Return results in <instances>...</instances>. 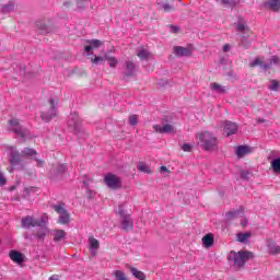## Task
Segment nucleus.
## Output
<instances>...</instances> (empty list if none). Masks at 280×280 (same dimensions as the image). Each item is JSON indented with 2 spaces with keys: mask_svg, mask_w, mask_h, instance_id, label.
<instances>
[{
  "mask_svg": "<svg viewBox=\"0 0 280 280\" xmlns=\"http://www.w3.org/2000/svg\"><path fill=\"white\" fill-rule=\"evenodd\" d=\"M279 89V81L271 80L269 85V91H277Z\"/></svg>",
  "mask_w": 280,
  "mask_h": 280,
  "instance_id": "f704fd0d",
  "label": "nucleus"
},
{
  "mask_svg": "<svg viewBox=\"0 0 280 280\" xmlns=\"http://www.w3.org/2000/svg\"><path fill=\"white\" fill-rule=\"evenodd\" d=\"M104 60H106L108 62V66L110 67V69H115V67H117V65H119V61L117 60V58L109 56V55H105Z\"/></svg>",
  "mask_w": 280,
  "mask_h": 280,
  "instance_id": "393cba45",
  "label": "nucleus"
},
{
  "mask_svg": "<svg viewBox=\"0 0 280 280\" xmlns=\"http://www.w3.org/2000/svg\"><path fill=\"white\" fill-rule=\"evenodd\" d=\"M93 65H97V62H104V57H94V59H92Z\"/></svg>",
  "mask_w": 280,
  "mask_h": 280,
  "instance_id": "58836bf2",
  "label": "nucleus"
},
{
  "mask_svg": "<svg viewBox=\"0 0 280 280\" xmlns=\"http://www.w3.org/2000/svg\"><path fill=\"white\" fill-rule=\"evenodd\" d=\"M137 56L138 58H140V60H148V58H150V51L144 48H139L137 51Z\"/></svg>",
  "mask_w": 280,
  "mask_h": 280,
  "instance_id": "a878e982",
  "label": "nucleus"
},
{
  "mask_svg": "<svg viewBox=\"0 0 280 280\" xmlns=\"http://www.w3.org/2000/svg\"><path fill=\"white\" fill-rule=\"evenodd\" d=\"M52 209L59 214L58 224H69L71 217L67 209H65V203L54 205Z\"/></svg>",
  "mask_w": 280,
  "mask_h": 280,
  "instance_id": "20e7f679",
  "label": "nucleus"
},
{
  "mask_svg": "<svg viewBox=\"0 0 280 280\" xmlns=\"http://www.w3.org/2000/svg\"><path fill=\"white\" fill-rule=\"evenodd\" d=\"M265 7L272 10V12H278L280 10V0H268Z\"/></svg>",
  "mask_w": 280,
  "mask_h": 280,
  "instance_id": "f3484780",
  "label": "nucleus"
},
{
  "mask_svg": "<svg viewBox=\"0 0 280 280\" xmlns=\"http://www.w3.org/2000/svg\"><path fill=\"white\" fill-rule=\"evenodd\" d=\"M197 144L206 152L218 150V137L209 131H201L196 135Z\"/></svg>",
  "mask_w": 280,
  "mask_h": 280,
  "instance_id": "f257e3e1",
  "label": "nucleus"
},
{
  "mask_svg": "<svg viewBox=\"0 0 280 280\" xmlns=\"http://www.w3.org/2000/svg\"><path fill=\"white\" fill-rule=\"evenodd\" d=\"M88 46L84 47V51L86 54H91V51H93V49H100V47H102V45H104V43H102V40L100 39H91L89 40Z\"/></svg>",
  "mask_w": 280,
  "mask_h": 280,
  "instance_id": "ddd939ff",
  "label": "nucleus"
},
{
  "mask_svg": "<svg viewBox=\"0 0 280 280\" xmlns=\"http://www.w3.org/2000/svg\"><path fill=\"white\" fill-rule=\"evenodd\" d=\"M236 32H238V34H242L243 38H246V36H250V28H248V26H246V24L244 23H238L236 25Z\"/></svg>",
  "mask_w": 280,
  "mask_h": 280,
  "instance_id": "2eb2a0df",
  "label": "nucleus"
},
{
  "mask_svg": "<svg viewBox=\"0 0 280 280\" xmlns=\"http://www.w3.org/2000/svg\"><path fill=\"white\" fill-rule=\"evenodd\" d=\"M22 226L23 229H30L32 226H42L40 221L34 219V217L28 215L22 219Z\"/></svg>",
  "mask_w": 280,
  "mask_h": 280,
  "instance_id": "9d476101",
  "label": "nucleus"
},
{
  "mask_svg": "<svg viewBox=\"0 0 280 280\" xmlns=\"http://www.w3.org/2000/svg\"><path fill=\"white\" fill-rule=\"evenodd\" d=\"M246 154H250V148L246 145H240L236 148V155L238 159H242V156H246Z\"/></svg>",
  "mask_w": 280,
  "mask_h": 280,
  "instance_id": "412c9836",
  "label": "nucleus"
},
{
  "mask_svg": "<svg viewBox=\"0 0 280 280\" xmlns=\"http://www.w3.org/2000/svg\"><path fill=\"white\" fill-rule=\"evenodd\" d=\"M118 214L121 218V230L122 231H132L135 222L132 221V218L129 217V214L124 213V208L118 209Z\"/></svg>",
  "mask_w": 280,
  "mask_h": 280,
  "instance_id": "423d86ee",
  "label": "nucleus"
},
{
  "mask_svg": "<svg viewBox=\"0 0 280 280\" xmlns=\"http://www.w3.org/2000/svg\"><path fill=\"white\" fill-rule=\"evenodd\" d=\"M163 127L159 125H153V132H158L159 135H163Z\"/></svg>",
  "mask_w": 280,
  "mask_h": 280,
  "instance_id": "e433bc0d",
  "label": "nucleus"
},
{
  "mask_svg": "<svg viewBox=\"0 0 280 280\" xmlns=\"http://www.w3.org/2000/svg\"><path fill=\"white\" fill-rule=\"evenodd\" d=\"M213 234H206L202 237V244L205 246V248H211V246H213Z\"/></svg>",
  "mask_w": 280,
  "mask_h": 280,
  "instance_id": "4be33fe9",
  "label": "nucleus"
},
{
  "mask_svg": "<svg viewBox=\"0 0 280 280\" xmlns=\"http://www.w3.org/2000/svg\"><path fill=\"white\" fill-rule=\"evenodd\" d=\"M170 132H174V126L166 124L162 127V135H170Z\"/></svg>",
  "mask_w": 280,
  "mask_h": 280,
  "instance_id": "2f4dec72",
  "label": "nucleus"
},
{
  "mask_svg": "<svg viewBox=\"0 0 280 280\" xmlns=\"http://www.w3.org/2000/svg\"><path fill=\"white\" fill-rule=\"evenodd\" d=\"M280 59L277 56L271 57L270 65H279Z\"/></svg>",
  "mask_w": 280,
  "mask_h": 280,
  "instance_id": "ea45409f",
  "label": "nucleus"
},
{
  "mask_svg": "<svg viewBox=\"0 0 280 280\" xmlns=\"http://www.w3.org/2000/svg\"><path fill=\"white\" fill-rule=\"evenodd\" d=\"M248 259H253V253L250 252H231L228 256V260L234 261V266L237 268H244V264H246Z\"/></svg>",
  "mask_w": 280,
  "mask_h": 280,
  "instance_id": "7ed1b4c3",
  "label": "nucleus"
},
{
  "mask_svg": "<svg viewBox=\"0 0 280 280\" xmlns=\"http://www.w3.org/2000/svg\"><path fill=\"white\" fill-rule=\"evenodd\" d=\"M159 10H163V12H174V5H172L170 2H164L159 4Z\"/></svg>",
  "mask_w": 280,
  "mask_h": 280,
  "instance_id": "cd10ccee",
  "label": "nucleus"
},
{
  "mask_svg": "<svg viewBox=\"0 0 280 280\" xmlns=\"http://www.w3.org/2000/svg\"><path fill=\"white\" fill-rule=\"evenodd\" d=\"M241 177H243V178H248V172H246V171H241Z\"/></svg>",
  "mask_w": 280,
  "mask_h": 280,
  "instance_id": "79ce46f5",
  "label": "nucleus"
},
{
  "mask_svg": "<svg viewBox=\"0 0 280 280\" xmlns=\"http://www.w3.org/2000/svg\"><path fill=\"white\" fill-rule=\"evenodd\" d=\"M173 32H178V27L177 26H172Z\"/></svg>",
  "mask_w": 280,
  "mask_h": 280,
  "instance_id": "49530a36",
  "label": "nucleus"
},
{
  "mask_svg": "<svg viewBox=\"0 0 280 280\" xmlns=\"http://www.w3.org/2000/svg\"><path fill=\"white\" fill-rule=\"evenodd\" d=\"M9 125L11 126L12 132H15L18 137H21L22 139H25V137H27V130L21 128L18 119L9 120Z\"/></svg>",
  "mask_w": 280,
  "mask_h": 280,
  "instance_id": "0eeeda50",
  "label": "nucleus"
},
{
  "mask_svg": "<svg viewBox=\"0 0 280 280\" xmlns=\"http://www.w3.org/2000/svg\"><path fill=\"white\" fill-rule=\"evenodd\" d=\"M9 257L12 261H14V264H22L23 262V254H21V252L11 250L9 253Z\"/></svg>",
  "mask_w": 280,
  "mask_h": 280,
  "instance_id": "dca6fc26",
  "label": "nucleus"
},
{
  "mask_svg": "<svg viewBox=\"0 0 280 280\" xmlns=\"http://www.w3.org/2000/svg\"><path fill=\"white\" fill-rule=\"evenodd\" d=\"M211 86L213 91H217V93H225L224 86H222L220 83H212Z\"/></svg>",
  "mask_w": 280,
  "mask_h": 280,
  "instance_id": "473e14b6",
  "label": "nucleus"
},
{
  "mask_svg": "<svg viewBox=\"0 0 280 280\" xmlns=\"http://www.w3.org/2000/svg\"><path fill=\"white\" fill-rule=\"evenodd\" d=\"M63 5H66V8H69V5H71V3L70 2H65Z\"/></svg>",
  "mask_w": 280,
  "mask_h": 280,
  "instance_id": "de8ad7c7",
  "label": "nucleus"
},
{
  "mask_svg": "<svg viewBox=\"0 0 280 280\" xmlns=\"http://www.w3.org/2000/svg\"><path fill=\"white\" fill-rule=\"evenodd\" d=\"M5 183H7L5 176H3V173L0 172V187H3Z\"/></svg>",
  "mask_w": 280,
  "mask_h": 280,
  "instance_id": "a19ab883",
  "label": "nucleus"
},
{
  "mask_svg": "<svg viewBox=\"0 0 280 280\" xmlns=\"http://www.w3.org/2000/svg\"><path fill=\"white\" fill-rule=\"evenodd\" d=\"M138 170H139V172H143L144 174H152L150 166H148L145 163H140L138 165Z\"/></svg>",
  "mask_w": 280,
  "mask_h": 280,
  "instance_id": "7c9ffc66",
  "label": "nucleus"
},
{
  "mask_svg": "<svg viewBox=\"0 0 280 280\" xmlns=\"http://www.w3.org/2000/svg\"><path fill=\"white\" fill-rule=\"evenodd\" d=\"M222 5H233V0H219Z\"/></svg>",
  "mask_w": 280,
  "mask_h": 280,
  "instance_id": "4c0bfd02",
  "label": "nucleus"
},
{
  "mask_svg": "<svg viewBox=\"0 0 280 280\" xmlns=\"http://www.w3.org/2000/svg\"><path fill=\"white\" fill-rule=\"evenodd\" d=\"M269 255H280V246L275 244H268Z\"/></svg>",
  "mask_w": 280,
  "mask_h": 280,
  "instance_id": "c85d7f7f",
  "label": "nucleus"
},
{
  "mask_svg": "<svg viewBox=\"0 0 280 280\" xmlns=\"http://www.w3.org/2000/svg\"><path fill=\"white\" fill-rule=\"evenodd\" d=\"M124 75L125 78H132V75H135V62L126 61V71Z\"/></svg>",
  "mask_w": 280,
  "mask_h": 280,
  "instance_id": "a211bd4d",
  "label": "nucleus"
},
{
  "mask_svg": "<svg viewBox=\"0 0 280 280\" xmlns=\"http://www.w3.org/2000/svg\"><path fill=\"white\" fill-rule=\"evenodd\" d=\"M36 154H37L36 150L30 149V148H25L21 153L19 151H16L15 149H12L9 163H10L11 167H13V170H23V166H19V165H21V163H23V160L24 159H34V156H36Z\"/></svg>",
  "mask_w": 280,
  "mask_h": 280,
  "instance_id": "f03ea898",
  "label": "nucleus"
},
{
  "mask_svg": "<svg viewBox=\"0 0 280 280\" xmlns=\"http://www.w3.org/2000/svg\"><path fill=\"white\" fill-rule=\"evenodd\" d=\"M104 183L109 189H121V178L115 174L107 173L104 176Z\"/></svg>",
  "mask_w": 280,
  "mask_h": 280,
  "instance_id": "39448f33",
  "label": "nucleus"
},
{
  "mask_svg": "<svg viewBox=\"0 0 280 280\" xmlns=\"http://www.w3.org/2000/svg\"><path fill=\"white\" fill-rule=\"evenodd\" d=\"M228 217H229V218L233 217V212H229V213H228Z\"/></svg>",
  "mask_w": 280,
  "mask_h": 280,
  "instance_id": "09e8293b",
  "label": "nucleus"
},
{
  "mask_svg": "<svg viewBox=\"0 0 280 280\" xmlns=\"http://www.w3.org/2000/svg\"><path fill=\"white\" fill-rule=\"evenodd\" d=\"M270 168L272 170L273 174H280V156L270 162Z\"/></svg>",
  "mask_w": 280,
  "mask_h": 280,
  "instance_id": "b1692460",
  "label": "nucleus"
},
{
  "mask_svg": "<svg viewBox=\"0 0 280 280\" xmlns=\"http://www.w3.org/2000/svg\"><path fill=\"white\" fill-rule=\"evenodd\" d=\"M49 104H50L49 115H47L45 112L40 114L43 121H49L51 117H56V101H54V98H50Z\"/></svg>",
  "mask_w": 280,
  "mask_h": 280,
  "instance_id": "1a4fd4ad",
  "label": "nucleus"
},
{
  "mask_svg": "<svg viewBox=\"0 0 280 280\" xmlns=\"http://www.w3.org/2000/svg\"><path fill=\"white\" fill-rule=\"evenodd\" d=\"M88 46L84 47V51L86 54H91V51H93V49H100V47H102V45H104V43H102V40L100 39H91L89 40Z\"/></svg>",
  "mask_w": 280,
  "mask_h": 280,
  "instance_id": "f8f14e48",
  "label": "nucleus"
},
{
  "mask_svg": "<svg viewBox=\"0 0 280 280\" xmlns=\"http://www.w3.org/2000/svg\"><path fill=\"white\" fill-rule=\"evenodd\" d=\"M160 172H170V170L166 166H161Z\"/></svg>",
  "mask_w": 280,
  "mask_h": 280,
  "instance_id": "a18cd8bd",
  "label": "nucleus"
},
{
  "mask_svg": "<svg viewBox=\"0 0 280 280\" xmlns=\"http://www.w3.org/2000/svg\"><path fill=\"white\" fill-rule=\"evenodd\" d=\"M230 49H231V46H229V44H225V45L223 46V51H224V52L230 51Z\"/></svg>",
  "mask_w": 280,
  "mask_h": 280,
  "instance_id": "37998d69",
  "label": "nucleus"
},
{
  "mask_svg": "<svg viewBox=\"0 0 280 280\" xmlns=\"http://www.w3.org/2000/svg\"><path fill=\"white\" fill-rule=\"evenodd\" d=\"M139 124V116L138 115H130L129 116V125L130 126H137Z\"/></svg>",
  "mask_w": 280,
  "mask_h": 280,
  "instance_id": "72a5a7b5",
  "label": "nucleus"
},
{
  "mask_svg": "<svg viewBox=\"0 0 280 280\" xmlns=\"http://www.w3.org/2000/svg\"><path fill=\"white\" fill-rule=\"evenodd\" d=\"M257 124H266V119H264V118H258V119H257Z\"/></svg>",
  "mask_w": 280,
  "mask_h": 280,
  "instance_id": "c03bdc74",
  "label": "nucleus"
},
{
  "mask_svg": "<svg viewBox=\"0 0 280 280\" xmlns=\"http://www.w3.org/2000/svg\"><path fill=\"white\" fill-rule=\"evenodd\" d=\"M89 244H90V253L92 257H95L97 255V250H100V241L93 236H90Z\"/></svg>",
  "mask_w": 280,
  "mask_h": 280,
  "instance_id": "9b49d317",
  "label": "nucleus"
},
{
  "mask_svg": "<svg viewBox=\"0 0 280 280\" xmlns=\"http://www.w3.org/2000/svg\"><path fill=\"white\" fill-rule=\"evenodd\" d=\"M47 233H49V230H47V228H39V231L35 234V236L37 237V240H39V242H43V240H45V237L47 236Z\"/></svg>",
  "mask_w": 280,
  "mask_h": 280,
  "instance_id": "bb28decb",
  "label": "nucleus"
},
{
  "mask_svg": "<svg viewBox=\"0 0 280 280\" xmlns=\"http://www.w3.org/2000/svg\"><path fill=\"white\" fill-rule=\"evenodd\" d=\"M249 237H250V232L238 233L237 242H241L242 244H244V242H246Z\"/></svg>",
  "mask_w": 280,
  "mask_h": 280,
  "instance_id": "c756f323",
  "label": "nucleus"
},
{
  "mask_svg": "<svg viewBox=\"0 0 280 280\" xmlns=\"http://www.w3.org/2000/svg\"><path fill=\"white\" fill-rule=\"evenodd\" d=\"M237 130H238L237 124L229 120L224 122L223 132L226 135V137H231V135H236Z\"/></svg>",
  "mask_w": 280,
  "mask_h": 280,
  "instance_id": "6e6552de",
  "label": "nucleus"
},
{
  "mask_svg": "<svg viewBox=\"0 0 280 280\" xmlns=\"http://www.w3.org/2000/svg\"><path fill=\"white\" fill-rule=\"evenodd\" d=\"M174 51L176 56H191V50L189 48H185L183 46L174 47Z\"/></svg>",
  "mask_w": 280,
  "mask_h": 280,
  "instance_id": "aec40b11",
  "label": "nucleus"
},
{
  "mask_svg": "<svg viewBox=\"0 0 280 280\" xmlns=\"http://www.w3.org/2000/svg\"><path fill=\"white\" fill-rule=\"evenodd\" d=\"M250 69H255V67H260L261 69H270V65L265 63L264 57H257L254 61L249 63Z\"/></svg>",
  "mask_w": 280,
  "mask_h": 280,
  "instance_id": "4468645a",
  "label": "nucleus"
},
{
  "mask_svg": "<svg viewBox=\"0 0 280 280\" xmlns=\"http://www.w3.org/2000/svg\"><path fill=\"white\" fill-rule=\"evenodd\" d=\"M129 270L131 272V275L139 280H145V273H143V271H140L139 269L135 268V267H129Z\"/></svg>",
  "mask_w": 280,
  "mask_h": 280,
  "instance_id": "5701e85b",
  "label": "nucleus"
},
{
  "mask_svg": "<svg viewBox=\"0 0 280 280\" xmlns=\"http://www.w3.org/2000/svg\"><path fill=\"white\" fill-rule=\"evenodd\" d=\"M54 242H62L67 237L65 230H54L52 232Z\"/></svg>",
  "mask_w": 280,
  "mask_h": 280,
  "instance_id": "6ab92c4d",
  "label": "nucleus"
},
{
  "mask_svg": "<svg viewBox=\"0 0 280 280\" xmlns=\"http://www.w3.org/2000/svg\"><path fill=\"white\" fill-rule=\"evenodd\" d=\"M182 150H183V152H191V150H194V145H191L189 143H184L182 145Z\"/></svg>",
  "mask_w": 280,
  "mask_h": 280,
  "instance_id": "c9c22d12",
  "label": "nucleus"
}]
</instances>
